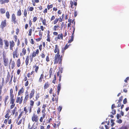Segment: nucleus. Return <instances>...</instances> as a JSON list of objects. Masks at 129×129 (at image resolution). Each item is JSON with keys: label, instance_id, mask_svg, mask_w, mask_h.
Here are the masks:
<instances>
[{"label": "nucleus", "instance_id": "39448f33", "mask_svg": "<svg viewBox=\"0 0 129 129\" xmlns=\"http://www.w3.org/2000/svg\"><path fill=\"white\" fill-rule=\"evenodd\" d=\"M39 118L38 115L34 113L31 117V120L33 122H37L38 121Z\"/></svg>", "mask_w": 129, "mask_h": 129}, {"label": "nucleus", "instance_id": "bf43d9fd", "mask_svg": "<svg viewBox=\"0 0 129 129\" xmlns=\"http://www.w3.org/2000/svg\"><path fill=\"white\" fill-rule=\"evenodd\" d=\"M123 99V97L122 96H121L119 98V100H118V102L117 103H121V102L122 101Z\"/></svg>", "mask_w": 129, "mask_h": 129}, {"label": "nucleus", "instance_id": "e2e57ef3", "mask_svg": "<svg viewBox=\"0 0 129 129\" xmlns=\"http://www.w3.org/2000/svg\"><path fill=\"white\" fill-rule=\"evenodd\" d=\"M23 111L25 112V113L26 114L28 112V111L27 110V109L26 107H24L23 109Z\"/></svg>", "mask_w": 129, "mask_h": 129}, {"label": "nucleus", "instance_id": "aec40b11", "mask_svg": "<svg viewBox=\"0 0 129 129\" xmlns=\"http://www.w3.org/2000/svg\"><path fill=\"white\" fill-rule=\"evenodd\" d=\"M63 35L62 33L59 34L58 35L57 37L55 38V40L56 41H57L58 40H60L61 39L63 40Z\"/></svg>", "mask_w": 129, "mask_h": 129}, {"label": "nucleus", "instance_id": "ea45409f", "mask_svg": "<svg viewBox=\"0 0 129 129\" xmlns=\"http://www.w3.org/2000/svg\"><path fill=\"white\" fill-rule=\"evenodd\" d=\"M53 70V69L52 68H50L49 70V78H50L52 75V72Z\"/></svg>", "mask_w": 129, "mask_h": 129}, {"label": "nucleus", "instance_id": "a19ab883", "mask_svg": "<svg viewBox=\"0 0 129 129\" xmlns=\"http://www.w3.org/2000/svg\"><path fill=\"white\" fill-rule=\"evenodd\" d=\"M21 10L20 9L17 12V16H20L21 15Z\"/></svg>", "mask_w": 129, "mask_h": 129}, {"label": "nucleus", "instance_id": "8fccbe9b", "mask_svg": "<svg viewBox=\"0 0 129 129\" xmlns=\"http://www.w3.org/2000/svg\"><path fill=\"white\" fill-rule=\"evenodd\" d=\"M34 10V8L33 7H29L28 8V11L32 12Z\"/></svg>", "mask_w": 129, "mask_h": 129}, {"label": "nucleus", "instance_id": "6ab92c4d", "mask_svg": "<svg viewBox=\"0 0 129 129\" xmlns=\"http://www.w3.org/2000/svg\"><path fill=\"white\" fill-rule=\"evenodd\" d=\"M3 61L4 62V65L5 66H8V61L7 58L6 57H3Z\"/></svg>", "mask_w": 129, "mask_h": 129}, {"label": "nucleus", "instance_id": "2f4dec72", "mask_svg": "<svg viewBox=\"0 0 129 129\" xmlns=\"http://www.w3.org/2000/svg\"><path fill=\"white\" fill-rule=\"evenodd\" d=\"M16 64L18 67H19L20 66L21 62L20 59V58H19L16 61Z\"/></svg>", "mask_w": 129, "mask_h": 129}, {"label": "nucleus", "instance_id": "4be33fe9", "mask_svg": "<svg viewBox=\"0 0 129 129\" xmlns=\"http://www.w3.org/2000/svg\"><path fill=\"white\" fill-rule=\"evenodd\" d=\"M10 113V110L8 109L6 111V113L5 116V117L6 118H8V119H9L10 117V115H9Z\"/></svg>", "mask_w": 129, "mask_h": 129}, {"label": "nucleus", "instance_id": "7ed1b4c3", "mask_svg": "<svg viewBox=\"0 0 129 129\" xmlns=\"http://www.w3.org/2000/svg\"><path fill=\"white\" fill-rule=\"evenodd\" d=\"M11 21L14 24H15L16 23H17L18 20L17 19L16 15L14 13L12 14L11 16Z\"/></svg>", "mask_w": 129, "mask_h": 129}, {"label": "nucleus", "instance_id": "c03bdc74", "mask_svg": "<svg viewBox=\"0 0 129 129\" xmlns=\"http://www.w3.org/2000/svg\"><path fill=\"white\" fill-rule=\"evenodd\" d=\"M42 22L43 24L45 26H46L47 24H46V19L44 18V19L43 20H42L41 21Z\"/></svg>", "mask_w": 129, "mask_h": 129}, {"label": "nucleus", "instance_id": "2eb2a0df", "mask_svg": "<svg viewBox=\"0 0 129 129\" xmlns=\"http://www.w3.org/2000/svg\"><path fill=\"white\" fill-rule=\"evenodd\" d=\"M54 52L55 53H56L57 52V53L56 54H59V47L58 46V45H55V47L54 49Z\"/></svg>", "mask_w": 129, "mask_h": 129}, {"label": "nucleus", "instance_id": "13d9d810", "mask_svg": "<svg viewBox=\"0 0 129 129\" xmlns=\"http://www.w3.org/2000/svg\"><path fill=\"white\" fill-rule=\"evenodd\" d=\"M62 109V107L61 106H59L57 108L58 111L59 113L61 111Z\"/></svg>", "mask_w": 129, "mask_h": 129}, {"label": "nucleus", "instance_id": "680f3d73", "mask_svg": "<svg viewBox=\"0 0 129 129\" xmlns=\"http://www.w3.org/2000/svg\"><path fill=\"white\" fill-rule=\"evenodd\" d=\"M3 45V41L2 39L0 38V45L2 47Z\"/></svg>", "mask_w": 129, "mask_h": 129}, {"label": "nucleus", "instance_id": "393cba45", "mask_svg": "<svg viewBox=\"0 0 129 129\" xmlns=\"http://www.w3.org/2000/svg\"><path fill=\"white\" fill-rule=\"evenodd\" d=\"M35 72L34 71H32L30 73H28L27 75V76L28 78H30L31 77V75H33V77L34 76V73Z\"/></svg>", "mask_w": 129, "mask_h": 129}, {"label": "nucleus", "instance_id": "412c9836", "mask_svg": "<svg viewBox=\"0 0 129 129\" xmlns=\"http://www.w3.org/2000/svg\"><path fill=\"white\" fill-rule=\"evenodd\" d=\"M29 98V94H25V96L23 100L24 104H26V103Z\"/></svg>", "mask_w": 129, "mask_h": 129}, {"label": "nucleus", "instance_id": "c85d7f7f", "mask_svg": "<svg viewBox=\"0 0 129 129\" xmlns=\"http://www.w3.org/2000/svg\"><path fill=\"white\" fill-rule=\"evenodd\" d=\"M49 31H48L46 39L47 41L49 42H50L51 41V40L50 39V36L49 34Z\"/></svg>", "mask_w": 129, "mask_h": 129}, {"label": "nucleus", "instance_id": "09e8293b", "mask_svg": "<svg viewBox=\"0 0 129 129\" xmlns=\"http://www.w3.org/2000/svg\"><path fill=\"white\" fill-rule=\"evenodd\" d=\"M38 31H39V36L40 37H42L43 34V31H42V30H39Z\"/></svg>", "mask_w": 129, "mask_h": 129}, {"label": "nucleus", "instance_id": "e433bc0d", "mask_svg": "<svg viewBox=\"0 0 129 129\" xmlns=\"http://www.w3.org/2000/svg\"><path fill=\"white\" fill-rule=\"evenodd\" d=\"M10 97L14 96L13 93V89L12 88L10 89Z\"/></svg>", "mask_w": 129, "mask_h": 129}, {"label": "nucleus", "instance_id": "7c9ffc66", "mask_svg": "<svg viewBox=\"0 0 129 129\" xmlns=\"http://www.w3.org/2000/svg\"><path fill=\"white\" fill-rule=\"evenodd\" d=\"M10 77V75L9 72H8L7 73V78L6 80V83H7L9 81V80Z\"/></svg>", "mask_w": 129, "mask_h": 129}, {"label": "nucleus", "instance_id": "423d86ee", "mask_svg": "<svg viewBox=\"0 0 129 129\" xmlns=\"http://www.w3.org/2000/svg\"><path fill=\"white\" fill-rule=\"evenodd\" d=\"M35 103V101L33 100H30L29 105L30 107H29V113H30L32 112V108H33V106L34 105Z\"/></svg>", "mask_w": 129, "mask_h": 129}, {"label": "nucleus", "instance_id": "a878e982", "mask_svg": "<svg viewBox=\"0 0 129 129\" xmlns=\"http://www.w3.org/2000/svg\"><path fill=\"white\" fill-rule=\"evenodd\" d=\"M60 121H59L58 122V124L56 125V124L55 123H54L53 125V127L54 128L56 129L57 128H59V126L60 124Z\"/></svg>", "mask_w": 129, "mask_h": 129}, {"label": "nucleus", "instance_id": "c9c22d12", "mask_svg": "<svg viewBox=\"0 0 129 129\" xmlns=\"http://www.w3.org/2000/svg\"><path fill=\"white\" fill-rule=\"evenodd\" d=\"M49 86V85L48 84V82H47L45 83L44 86V89H46L48 88Z\"/></svg>", "mask_w": 129, "mask_h": 129}, {"label": "nucleus", "instance_id": "58836bf2", "mask_svg": "<svg viewBox=\"0 0 129 129\" xmlns=\"http://www.w3.org/2000/svg\"><path fill=\"white\" fill-rule=\"evenodd\" d=\"M46 116L42 115V116L40 117V119L39 120L40 122H42L43 121V119L45 118Z\"/></svg>", "mask_w": 129, "mask_h": 129}, {"label": "nucleus", "instance_id": "4468645a", "mask_svg": "<svg viewBox=\"0 0 129 129\" xmlns=\"http://www.w3.org/2000/svg\"><path fill=\"white\" fill-rule=\"evenodd\" d=\"M24 88L23 87H22L20 89H19L18 92V95L19 96L23 95L24 92Z\"/></svg>", "mask_w": 129, "mask_h": 129}, {"label": "nucleus", "instance_id": "37998d69", "mask_svg": "<svg viewBox=\"0 0 129 129\" xmlns=\"http://www.w3.org/2000/svg\"><path fill=\"white\" fill-rule=\"evenodd\" d=\"M6 16L7 18L8 19H9L10 18V14H9V12L8 11H7L6 12Z\"/></svg>", "mask_w": 129, "mask_h": 129}, {"label": "nucleus", "instance_id": "cd10ccee", "mask_svg": "<svg viewBox=\"0 0 129 129\" xmlns=\"http://www.w3.org/2000/svg\"><path fill=\"white\" fill-rule=\"evenodd\" d=\"M61 83L59 82V84L58 85L57 87V94L58 95L59 94L60 91L61 89Z\"/></svg>", "mask_w": 129, "mask_h": 129}, {"label": "nucleus", "instance_id": "774afa93", "mask_svg": "<svg viewBox=\"0 0 129 129\" xmlns=\"http://www.w3.org/2000/svg\"><path fill=\"white\" fill-rule=\"evenodd\" d=\"M55 18V17L53 15H52L50 18V21H52L54 20Z\"/></svg>", "mask_w": 129, "mask_h": 129}, {"label": "nucleus", "instance_id": "f03ea898", "mask_svg": "<svg viewBox=\"0 0 129 129\" xmlns=\"http://www.w3.org/2000/svg\"><path fill=\"white\" fill-rule=\"evenodd\" d=\"M39 53V50L38 49H37L35 51H33V52L31 55L29 56V59L31 62L33 61V58L38 55Z\"/></svg>", "mask_w": 129, "mask_h": 129}, {"label": "nucleus", "instance_id": "f3484780", "mask_svg": "<svg viewBox=\"0 0 129 129\" xmlns=\"http://www.w3.org/2000/svg\"><path fill=\"white\" fill-rule=\"evenodd\" d=\"M71 32L72 34V36L71 37V38L69 40L68 42V43H71L73 41L74 39V34L75 31H72V30Z\"/></svg>", "mask_w": 129, "mask_h": 129}, {"label": "nucleus", "instance_id": "0eeeda50", "mask_svg": "<svg viewBox=\"0 0 129 129\" xmlns=\"http://www.w3.org/2000/svg\"><path fill=\"white\" fill-rule=\"evenodd\" d=\"M23 96H21L20 97L17 96L16 99V103H18L20 104H21L23 101Z\"/></svg>", "mask_w": 129, "mask_h": 129}, {"label": "nucleus", "instance_id": "473e14b6", "mask_svg": "<svg viewBox=\"0 0 129 129\" xmlns=\"http://www.w3.org/2000/svg\"><path fill=\"white\" fill-rule=\"evenodd\" d=\"M32 4L33 6H36V3H38L39 2V0H32Z\"/></svg>", "mask_w": 129, "mask_h": 129}, {"label": "nucleus", "instance_id": "4c0bfd02", "mask_svg": "<svg viewBox=\"0 0 129 129\" xmlns=\"http://www.w3.org/2000/svg\"><path fill=\"white\" fill-rule=\"evenodd\" d=\"M40 97V96L39 93H38L36 94L35 95V99L34 100V101H37L38 100Z\"/></svg>", "mask_w": 129, "mask_h": 129}, {"label": "nucleus", "instance_id": "f704fd0d", "mask_svg": "<svg viewBox=\"0 0 129 129\" xmlns=\"http://www.w3.org/2000/svg\"><path fill=\"white\" fill-rule=\"evenodd\" d=\"M72 23L73 24V25L72 26L73 30L72 31H75V21L74 19H73L72 21Z\"/></svg>", "mask_w": 129, "mask_h": 129}, {"label": "nucleus", "instance_id": "69168bd1", "mask_svg": "<svg viewBox=\"0 0 129 129\" xmlns=\"http://www.w3.org/2000/svg\"><path fill=\"white\" fill-rule=\"evenodd\" d=\"M14 40L15 41V42H16L18 39V37L16 35H15L14 36Z\"/></svg>", "mask_w": 129, "mask_h": 129}, {"label": "nucleus", "instance_id": "bb28decb", "mask_svg": "<svg viewBox=\"0 0 129 129\" xmlns=\"http://www.w3.org/2000/svg\"><path fill=\"white\" fill-rule=\"evenodd\" d=\"M69 46V45H68V44H67L66 46H65L64 47L62 48L61 52L63 53V55H64V52H65V50L68 48Z\"/></svg>", "mask_w": 129, "mask_h": 129}, {"label": "nucleus", "instance_id": "72a5a7b5", "mask_svg": "<svg viewBox=\"0 0 129 129\" xmlns=\"http://www.w3.org/2000/svg\"><path fill=\"white\" fill-rule=\"evenodd\" d=\"M59 27V25H54L53 28V30L54 31H56L58 29V28Z\"/></svg>", "mask_w": 129, "mask_h": 129}, {"label": "nucleus", "instance_id": "3c124183", "mask_svg": "<svg viewBox=\"0 0 129 129\" xmlns=\"http://www.w3.org/2000/svg\"><path fill=\"white\" fill-rule=\"evenodd\" d=\"M23 14L24 15V16L27 18V10L26 9H24L23 12Z\"/></svg>", "mask_w": 129, "mask_h": 129}, {"label": "nucleus", "instance_id": "f8f14e48", "mask_svg": "<svg viewBox=\"0 0 129 129\" xmlns=\"http://www.w3.org/2000/svg\"><path fill=\"white\" fill-rule=\"evenodd\" d=\"M7 20L6 19L4 20L3 21H2L1 22V23L0 25L1 28L2 29H3L7 25Z\"/></svg>", "mask_w": 129, "mask_h": 129}, {"label": "nucleus", "instance_id": "9d476101", "mask_svg": "<svg viewBox=\"0 0 129 129\" xmlns=\"http://www.w3.org/2000/svg\"><path fill=\"white\" fill-rule=\"evenodd\" d=\"M40 64H38L37 63H36L33 66V69L35 70V72L36 73H37L38 72V70L39 69V66Z\"/></svg>", "mask_w": 129, "mask_h": 129}, {"label": "nucleus", "instance_id": "603ef678", "mask_svg": "<svg viewBox=\"0 0 129 129\" xmlns=\"http://www.w3.org/2000/svg\"><path fill=\"white\" fill-rule=\"evenodd\" d=\"M54 77L52 80V82L54 84L56 83V74L54 75Z\"/></svg>", "mask_w": 129, "mask_h": 129}, {"label": "nucleus", "instance_id": "c756f323", "mask_svg": "<svg viewBox=\"0 0 129 129\" xmlns=\"http://www.w3.org/2000/svg\"><path fill=\"white\" fill-rule=\"evenodd\" d=\"M29 56L28 55H27L26 56V57L25 60V65L26 66H27L29 63Z\"/></svg>", "mask_w": 129, "mask_h": 129}, {"label": "nucleus", "instance_id": "864d4df0", "mask_svg": "<svg viewBox=\"0 0 129 129\" xmlns=\"http://www.w3.org/2000/svg\"><path fill=\"white\" fill-rule=\"evenodd\" d=\"M53 5L52 4H51L50 5H49L48 4L47 6V8L48 10H49V9L52 8L53 7Z\"/></svg>", "mask_w": 129, "mask_h": 129}, {"label": "nucleus", "instance_id": "338daca9", "mask_svg": "<svg viewBox=\"0 0 129 129\" xmlns=\"http://www.w3.org/2000/svg\"><path fill=\"white\" fill-rule=\"evenodd\" d=\"M116 111L115 109H112L111 113L113 115H114L116 114Z\"/></svg>", "mask_w": 129, "mask_h": 129}, {"label": "nucleus", "instance_id": "0e129e2a", "mask_svg": "<svg viewBox=\"0 0 129 129\" xmlns=\"http://www.w3.org/2000/svg\"><path fill=\"white\" fill-rule=\"evenodd\" d=\"M46 61L47 62H49L50 61L49 59V55H47L46 56Z\"/></svg>", "mask_w": 129, "mask_h": 129}, {"label": "nucleus", "instance_id": "f257e3e1", "mask_svg": "<svg viewBox=\"0 0 129 129\" xmlns=\"http://www.w3.org/2000/svg\"><path fill=\"white\" fill-rule=\"evenodd\" d=\"M63 54L60 56V54H56L54 57V64H57L58 63L60 64V67L61 66L62 61V59Z\"/></svg>", "mask_w": 129, "mask_h": 129}, {"label": "nucleus", "instance_id": "6e6552de", "mask_svg": "<svg viewBox=\"0 0 129 129\" xmlns=\"http://www.w3.org/2000/svg\"><path fill=\"white\" fill-rule=\"evenodd\" d=\"M18 48H17L13 52V57L14 58H15V57L18 58V57L19 54L18 53Z\"/></svg>", "mask_w": 129, "mask_h": 129}, {"label": "nucleus", "instance_id": "a18cd8bd", "mask_svg": "<svg viewBox=\"0 0 129 129\" xmlns=\"http://www.w3.org/2000/svg\"><path fill=\"white\" fill-rule=\"evenodd\" d=\"M9 98V96L8 95H7L5 97L4 99V103L5 105H6V104L7 101L8 100Z\"/></svg>", "mask_w": 129, "mask_h": 129}, {"label": "nucleus", "instance_id": "de8ad7c7", "mask_svg": "<svg viewBox=\"0 0 129 129\" xmlns=\"http://www.w3.org/2000/svg\"><path fill=\"white\" fill-rule=\"evenodd\" d=\"M0 12L2 14H4L5 13V8L0 9Z\"/></svg>", "mask_w": 129, "mask_h": 129}, {"label": "nucleus", "instance_id": "20e7f679", "mask_svg": "<svg viewBox=\"0 0 129 129\" xmlns=\"http://www.w3.org/2000/svg\"><path fill=\"white\" fill-rule=\"evenodd\" d=\"M14 97V96L10 97V104H11L10 107L11 109H12L15 105V104L14 103L15 100Z\"/></svg>", "mask_w": 129, "mask_h": 129}, {"label": "nucleus", "instance_id": "49530a36", "mask_svg": "<svg viewBox=\"0 0 129 129\" xmlns=\"http://www.w3.org/2000/svg\"><path fill=\"white\" fill-rule=\"evenodd\" d=\"M23 113H24L23 111H22V112H21L19 114V115L18 116V119H17L18 120H17V122H18V120H19V119L21 117V116H22V114Z\"/></svg>", "mask_w": 129, "mask_h": 129}, {"label": "nucleus", "instance_id": "79ce46f5", "mask_svg": "<svg viewBox=\"0 0 129 129\" xmlns=\"http://www.w3.org/2000/svg\"><path fill=\"white\" fill-rule=\"evenodd\" d=\"M17 110V109L16 107H15L13 110L12 111V114L11 115H13L15 113L16 111Z\"/></svg>", "mask_w": 129, "mask_h": 129}, {"label": "nucleus", "instance_id": "6e6d98bb", "mask_svg": "<svg viewBox=\"0 0 129 129\" xmlns=\"http://www.w3.org/2000/svg\"><path fill=\"white\" fill-rule=\"evenodd\" d=\"M58 20L59 18H56L53 21V24H56L58 22Z\"/></svg>", "mask_w": 129, "mask_h": 129}, {"label": "nucleus", "instance_id": "5fc2aeb1", "mask_svg": "<svg viewBox=\"0 0 129 129\" xmlns=\"http://www.w3.org/2000/svg\"><path fill=\"white\" fill-rule=\"evenodd\" d=\"M28 35L29 36H31V35L32 33V29L30 28L28 30Z\"/></svg>", "mask_w": 129, "mask_h": 129}, {"label": "nucleus", "instance_id": "ddd939ff", "mask_svg": "<svg viewBox=\"0 0 129 129\" xmlns=\"http://www.w3.org/2000/svg\"><path fill=\"white\" fill-rule=\"evenodd\" d=\"M11 66L12 69H13L15 67V62L14 61H12L11 59H10L9 63V67L10 68V66Z\"/></svg>", "mask_w": 129, "mask_h": 129}, {"label": "nucleus", "instance_id": "5701e85b", "mask_svg": "<svg viewBox=\"0 0 129 129\" xmlns=\"http://www.w3.org/2000/svg\"><path fill=\"white\" fill-rule=\"evenodd\" d=\"M44 75L42 73L41 74L40 77L38 80V82L39 83H41L42 82L43 79L44 78Z\"/></svg>", "mask_w": 129, "mask_h": 129}, {"label": "nucleus", "instance_id": "4d7b16f0", "mask_svg": "<svg viewBox=\"0 0 129 129\" xmlns=\"http://www.w3.org/2000/svg\"><path fill=\"white\" fill-rule=\"evenodd\" d=\"M46 111V109H43L42 111V115H46V114L45 113V112Z\"/></svg>", "mask_w": 129, "mask_h": 129}, {"label": "nucleus", "instance_id": "dca6fc26", "mask_svg": "<svg viewBox=\"0 0 129 129\" xmlns=\"http://www.w3.org/2000/svg\"><path fill=\"white\" fill-rule=\"evenodd\" d=\"M26 53V50L25 48L24 47L22 49L21 52L20 53V56L25 55Z\"/></svg>", "mask_w": 129, "mask_h": 129}, {"label": "nucleus", "instance_id": "b1692460", "mask_svg": "<svg viewBox=\"0 0 129 129\" xmlns=\"http://www.w3.org/2000/svg\"><path fill=\"white\" fill-rule=\"evenodd\" d=\"M9 44L8 41L6 40L5 42L4 48L5 49H8L9 48Z\"/></svg>", "mask_w": 129, "mask_h": 129}, {"label": "nucleus", "instance_id": "a211bd4d", "mask_svg": "<svg viewBox=\"0 0 129 129\" xmlns=\"http://www.w3.org/2000/svg\"><path fill=\"white\" fill-rule=\"evenodd\" d=\"M35 93V90L34 89H32L30 91L29 95V98L30 99L32 98L34 96Z\"/></svg>", "mask_w": 129, "mask_h": 129}, {"label": "nucleus", "instance_id": "9b49d317", "mask_svg": "<svg viewBox=\"0 0 129 129\" xmlns=\"http://www.w3.org/2000/svg\"><path fill=\"white\" fill-rule=\"evenodd\" d=\"M70 4L71 7L73 8H76V6L77 5V3L76 2H75L74 3L72 1H70Z\"/></svg>", "mask_w": 129, "mask_h": 129}, {"label": "nucleus", "instance_id": "052dcab7", "mask_svg": "<svg viewBox=\"0 0 129 129\" xmlns=\"http://www.w3.org/2000/svg\"><path fill=\"white\" fill-rule=\"evenodd\" d=\"M38 18L36 17H34L33 18V22H35L37 20Z\"/></svg>", "mask_w": 129, "mask_h": 129}, {"label": "nucleus", "instance_id": "1a4fd4ad", "mask_svg": "<svg viewBox=\"0 0 129 129\" xmlns=\"http://www.w3.org/2000/svg\"><path fill=\"white\" fill-rule=\"evenodd\" d=\"M10 46L9 48L10 50H13V48L14 47L15 44L14 41L13 40L9 41Z\"/></svg>", "mask_w": 129, "mask_h": 129}]
</instances>
